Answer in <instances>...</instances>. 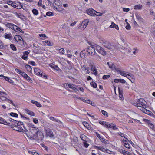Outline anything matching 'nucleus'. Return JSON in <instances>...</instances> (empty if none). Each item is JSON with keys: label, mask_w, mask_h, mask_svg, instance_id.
Returning a JSON list of instances; mask_svg holds the SVG:
<instances>
[{"label": "nucleus", "mask_w": 155, "mask_h": 155, "mask_svg": "<svg viewBox=\"0 0 155 155\" xmlns=\"http://www.w3.org/2000/svg\"><path fill=\"white\" fill-rule=\"evenodd\" d=\"M18 123L16 124H14L13 126L11 125V126H10L13 130L17 131L18 132H22L23 129V127L25 131H27V129L25 128V126H24L23 123L21 121H18Z\"/></svg>", "instance_id": "obj_1"}, {"label": "nucleus", "mask_w": 155, "mask_h": 155, "mask_svg": "<svg viewBox=\"0 0 155 155\" xmlns=\"http://www.w3.org/2000/svg\"><path fill=\"white\" fill-rule=\"evenodd\" d=\"M6 26L13 30L15 32H19L23 33L24 31L20 28L13 24L11 23H8L6 24Z\"/></svg>", "instance_id": "obj_2"}, {"label": "nucleus", "mask_w": 155, "mask_h": 155, "mask_svg": "<svg viewBox=\"0 0 155 155\" xmlns=\"http://www.w3.org/2000/svg\"><path fill=\"white\" fill-rule=\"evenodd\" d=\"M95 48L96 51L101 55H105L106 54V52L103 48L99 45L95 44Z\"/></svg>", "instance_id": "obj_3"}, {"label": "nucleus", "mask_w": 155, "mask_h": 155, "mask_svg": "<svg viewBox=\"0 0 155 155\" xmlns=\"http://www.w3.org/2000/svg\"><path fill=\"white\" fill-rule=\"evenodd\" d=\"M29 130L32 134H36L38 136V134H39L40 135H41L43 136L42 132L40 131H39L38 128L37 127H30Z\"/></svg>", "instance_id": "obj_4"}, {"label": "nucleus", "mask_w": 155, "mask_h": 155, "mask_svg": "<svg viewBox=\"0 0 155 155\" xmlns=\"http://www.w3.org/2000/svg\"><path fill=\"white\" fill-rule=\"evenodd\" d=\"M145 101L143 99H138L137 101L133 103V104L136 106H138V105H140L143 107H146Z\"/></svg>", "instance_id": "obj_5"}, {"label": "nucleus", "mask_w": 155, "mask_h": 155, "mask_svg": "<svg viewBox=\"0 0 155 155\" xmlns=\"http://www.w3.org/2000/svg\"><path fill=\"white\" fill-rule=\"evenodd\" d=\"M95 45H94V47L92 46L89 47L86 51L88 53L91 55H93L95 53Z\"/></svg>", "instance_id": "obj_6"}, {"label": "nucleus", "mask_w": 155, "mask_h": 155, "mask_svg": "<svg viewBox=\"0 0 155 155\" xmlns=\"http://www.w3.org/2000/svg\"><path fill=\"white\" fill-rule=\"evenodd\" d=\"M89 22V20L88 19H85L81 24V28L83 29L85 28L88 25Z\"/></svg>", "instance_id": "obj_7"}, {"label": "nucleus", "mask_w": 155, "mask_h": 155, "mask_svg": "<svg viewBox=\"0 0 155 155\" xmlns=\"http://www.w3.org/2000/svg\"><path fill=\"white\" fill-rule=\"evenodd\" d=\"M97 11L92 9H89L87 11V13L90 15L94 16L96 15Z\"/></svg>", "instance_id": "obj_8"}, {"label": "nucleus", "mask_w": 155, "mask_h": 155, "mask_svg": "<svg viewBox=\"0 0 155 155\" xmlns=\"http://www.w3.org/2000/svg\"><path fill=\"white\" fill-rule=\"evenodd\" d=\"M45 132L47 135L50 137H54V135L52 131L49 129H46Z\"/></svg>", "instance_id": "obj_9"}, {"label": "nucleus", "mask_w": 155, "mask_h": 155, "mask_svg": "<svg viewBox=\"0 0 155 155\" xmlns=\"http://www.w3.org/2000/svg\"><path fill=\"white\" fill-rule=\"evenodd\" d=\"M107 64L109 67L112 70H115L117 71V70L118 69L116 68L115 65L112 62H108Z\"/></svg>", "instance_id": "obj_10"}, {"label": "nucleus", "mask_w": 155, "mask_h": 155, "mask_svg": "<svg viewBox=\"0 0 155 155\" xmlns=\"http://www.w3.org/2000/svg\"><path fill=\"white\" fill-rule=\"evenodd\" d=\"M0 123L3 124L8 125L9 126H11L12 125L11 123L7 122L5 120L4 118L0 117Z\"/></svg>", "instance_id": "obj_11"}, {"label": "nucleus", "mask_w": 155, "mask_h": 155, "mask_svg": "<svg viewBox=\"0 0 155 155\" xmlns=\"http://www.w3.org/2000/svg\"><path fill=\"white\" fill-rule=\"evenodd\" d=\"M29 52L28 51L23 52V55L22 56V58L25 60H27L28 58V55L29 54Z\"/></svg>", "instance_id": "obj_12"}, {"label": "nucleus", "mask_w": 155, "mask_h": 155, "mask_svg": "<svg viewBox=\"0 0 155 155\" xmlns=\"http://www.w3.org/2000/svg\"><path fill=\"white\" fill-rule=\"evenodd\" d=\"M117 72H118L121 75L124 77H126V76L128 74V72H125L119 69L117 70Z\"/></svg>", "instance_id": "obj_13"}, {"label": "nucleus", "mask_w": 155, "mask_h": 155, "mask_svg": "<svg viewBox=\"0 0 155 155\" xmlns=\"http://www.w3.org/2000/svg\"><path fill=\"white\" fill-rule=\"evenodd\" d=\"M49 118L51 120L53 121L58 122L62 124H63V123L57 118H55L53 117H49Z\"/></svg>", "instance_id": "obj_14"}, {"label": "nucleus", "mask_w": 155, "mask_h": 155, "mask_svg": "<svg viewBox=\"0 0 155 155\" xmlns=\"http://www.w3.org/2000/svg\"><path fill=\"white\" fill-rule=\"evenodd\" d=\"M126 77L128 78L133 83L132 80H134V76L132 74L128 73V74Z\"/></svg>", "instance_id": "obj_15"}, {"label": "nucleus", "mask_w": 155, "mask_h": 155, "mask_svg": "<svg viewBox=\"0 0 155 155\" xmlns=\"http://www.w3.org/2000/svg\"><path fill=\"white\" fill-rule=\"evenodd\" d=\"M105 46L106 48L111 50H113L115 48L114 45L109 43H108L107 45H105Z\"/></svg>", "instance_id": "obj_16"}, {"label": "nucleus", "mask_w": 155, "mask_h": 155, "mask_svg": "<svg viewBox=\"0 0 155 155\" xmlns=\"http://www.w3.org/2000/svg\"><path fill=\"white\" fill-rule=\"evenodd\" d=\"M96 134L97 137L100 139L101 141L102 142H105L106 141V140L104 139L102 136L101 135L98 133L96 132Z\"/></svg>", "instance_id": "obj_17"}, {"label": "nucleus", "mask_w": 155, "mask_h": 155, "mask_svg": "<svg viewBox=\"0 0 155 155\" xmlns=\"http://www.w3.org/2000/svg\"><path fill=\"white\" fill-rule=\"evenodd\" d=\"M42 43L45 45L52 46L53 43L48 41H42Z\"/></svg>", "instance_id": "obj_18"}, {"label": "nucleus", "mask_w": 155, "mask_h": 155, "mask_svg": "<svg viewBox=\"0 0 155 155\" xmlns=\"http://www.w3.org/2000/svg\"><path fill=\"white\" fill-rule=\"evenodd\" d=\"M34 72L35 74L38 75H40L41 71V70L38 68H35L34 69Z\"/></svg>", "instance_id": "obj_19"}, {"label": "nucleus", "mask_w": 155, "mask_h": 155, "mask_svg": "<svg viewBox=\"0 0 155 155\" xmlns=\"http://www.w3.org/2000/svg\"><path fill=\"white\" fill-rule=\"evenodd\" d=\"M80 137L81 140L84 142L87 141L88 139L87 137L84 134L81 135L80 136Z\"/></svg>", "instance_id": "obj_20"}, {"label": "nucleus", "mask_w": 155, "mask_h": 155, "mask_svg": "<svg viewBox=\"0 0 155 155\" xmlns=\"http://www.w3.org/2000/svg\"><path fill=\"white\" fill-rule=\"evenodd\" d=\"M134 9L135 10H140L142 9V5L140 4H138L134 6Z\"/></svg>", "instance_id": "obj_21"}, {"label": "nucleus", "mask_w": 155, "mask_h": 155, "mask_svg": "<svg viewBox=\"0 0 155 155\" xmlns=\"http://www.w3.org/2000/svg\"><path fill=\"white\" fill-rule=\"evenodd\" d=\"M22 38L21 36L19 35H16L14 37V39L17 42L19 41H20Z\"/></svg>", "instance_id": "obj_22"}, {"label": "nucleus", "mask_w": 155, "mask_h": 155, "mask_svg": "<svg viewBox=\"0 0 155 155\" xmlns=\"http://www.w3.org/2000/svg\"><path fill=\"white\" fill-rule=\"evenodd\" d=\"M31 102L33 104H35L38 107H41L42 105L41 104H40V103L37 101H34V100H31Z\"/></svg>", "instance_id": "obj_23"}, {"label": "nucleus", "mask_w": 155, "mask_h": 155, "mask_svg": "<svg viewBox=\"0 0 155 155\" xmlns=\"http://www.w3.org/2000/svg\"><path fill=\"white\" fill-rule=\"evenodd\" d=\"M69 88H70L71 89L74 90V91H75L76 90H77L78 89L77 88L76 86H75V85L71 84L70 83L69 85Z\"/></svg>", "instance_id": "obj_24"}, {"label": "nucleus", "mask_w": 155, "mask_h": 155, "mask_svg": "<svg viewBox=\"0 0 155 155\" xmlns=\"http://www.w3.org/2000/svg\"><path fill=\"white\" fill-rule=\"evenodd\" d=\"M110 27L115 28L117 30H118L119 29L118 25L113 22L111 23V25H110Z\"/></svg>", "instance_id": "obj_25"}, {"label": "nucleus", "mask_w": 155, "mask_h": 155, "mask_svg": "<svg viewBox=\"0 0 155 155\" xmlns=\"http://www.w3.org/2000/svg\"><path fill=\"white\" fill-rule=\"evenodd\" d=\"M99 123L101 124L102 125H103L104 126V127H106V128H107V127L108 122H106L104 121H100L99 122Z\"/></svg>", "instance_id": "obj_26"}, {"label": "nucleus", "mask_w": 155, "mask_h": 155, "mask_svg": "<svg viewBox=\"0 0 155 155\" xmlns=\"http://www.w3.org/2000/svg\"><path fill=\"white\" fill-rule=\"evenodd\" d=\"M5 38L6 39H8L9 40H11L12 38V35L10 33L6 34L5 35Z\"/></svg>", "instance_id": "obj_27"}, {"label": "nucleus", "mask_w": 155, "mask_h": 155, "mask_svg": "<svg viewBox=\"0 0 155 155\" xmlns=\"http://www.w3.org/2000/svg\"><path fill=\"white\" fill-rule=\"evenodd\" d=\"M84 72L85 74H89L90 73V68L88 67H84Z\"/></svg>", "instance_id": "obj_28"}, {"label": "nucleus", "mask_w": 155, "mask_h": 155, "mask_svg": "<svg viewBox=\"0 0 155 155\" xmlns=\"http://www.w3.org/2000/svg\"><path fill=\"white\" fill-rule=\"evenodd\" d=\"M18 42L22 47H24L25 46V42L22 38L21 39L20 41H18Z\"/></svg>", "instance_id": "obj_29"}, {"label": "nucleus", "mask_w": 155, "mask_h": 155, "mask_svg": "<svg viewBox=\"0 0 155 155\" xmlns=\"http://www.w3.org/2000/svg\"><path fill=\"white\" fill-rule=\"evenodd\" d=\"M25 67L27 71H28L31 72V71L32 68L30 65L28 64H26L25 66Z\"/></svg>", "instance_id": "obj_30"}, {"label": "nucleus", "mask_w": 155, "mask_h": 155, "mask_svg": "<svg viewBox=\"0 0 155 155\" xmlns=\"http://www.w3.org/2000/svg\"><path fill=\"white\" fill-rule=\"evenodd\" d=\"M9 120L11 122H12V124H11L10 125H12V124L14 125L15 124H16V122H18V121L15 120L12 118H9Z\"/></svg>", "instance_id": "obj_31"}, {"label": "nucleus", "mask_w": 155, "mask_h": 155, "mask_svg": "<svg viewBox=\"0 0 155 155\" xmlns=\"http://www.w3.org/2000/svg\"><path fill=\"white\" fill-rule=\"evenodd\" d=\"M124 155H130V153L124 150H122L121 152Z\"/></svg>", "instance_id": "obj_32"}, {"label": "nucleus", "mask_w": 155, "mask_h": 155, "mask_svg": "<svg viewBox=\"0 0 155 155\" xmlns=\"http://www.w3.org/2000/svg\"><path fill=\"white\" fill-rule=\"evenodd\" d=\"M7 3L10 5H11L14 8H16V5H15L13 3V2H12V1H9Z\"/></svg>", "instance_id": "obj_33"}, {"label": "nucleus", "mask_w": 155, "mask_h": 155, "mask_svg": "<svg viewBox=\"0 0 155 155\" xmlns=\"http://www.w3.org/2000/svg\"><path fill=\"white\" fill-rule=\"evenodd\" d=\"M84 51H85V50L83 51H81V54H80L81 57V58H85L86 55L84 53Z\"/></svg>", "instance_id": "obj_34"}, {"label": "nucleus", "mask_w": 155, "mask_h": 155, "mask_svg": "<svg viewBox=\"0 0 155 155\" xmlns=\"http://www.w3.org/2000/svg\"><path fill=\"white\" fill-rule=\"evenodd\" d=\"M0 77L2 78V79H5V80L8 81L9 79V78L8 77L4 76L2 74L0 75Z\"/></svg>", "instance_id": "obj_35"}, {"label": "nucleus", "mask_w": 155, "mask_h": 155, "mask_svg": "<svg viewBox=\"0 0 155 155\" xmlns=\"http://www.w3.org/2000/svg\"><path fill=\"white\" fill-rule=\"evenodd\" d=\"M11 116L15 117H18V114L16 113L11 112L8 114Z\"/></svg>", "instance_id": "obj_36"}, {"label": "nucleus", "mask_w": 155, "mask_h": 155, "mask_svg": "<svg viewBox=\"0 0 155 155\" xmlns=\"http://www.w3.org/2000/svg\"><path fill=\"white\" fill-rule=\"evenodd\" d=\"M136 17L137 19L140 21H142L143 19L137 14H136Z\"/></svg>", "instance_id": "obj_37"}, {"label": "nucleus", "mask_w": 155, "mask_h": 155, "mask_svg": "<svg viewBox=\"0 0 155 155\" xmlns=\"http://www.w3.org/2000/svg\"><path fill=\"white\" fill-rule=\"evenodd\" d=\"M101 150L103 152H106L107 153L110 154L109 152H108V151H110L109 150L106 149V148L103 147H102Z\"/></svg>", "instance_id": "obj_38"}, {"label": "nucleus", "mask_w": 155, "mask_h": 155, "mask_svg": "<svg viewBox=\"0 0 155 155\" xmlns=\"http://www.w3.org/2000/svg\"><path fill=\"white\" fill-rule=\"evenodd\" d=\"M58 52L60 54H63L64 53V50L63 48H61L59 50Z\"/></svg>", "instance_id": "obj_39"}, {"label": "nucleus", "mask_w": 155, "mask_h": 155, "mask_svg": "<svg viewBox=\"0 0 155 155\" xmlns=\"http://www.w3.org/2000/svg\"><path fill=\"white\" fill-rule=\"evenodd\" d=\"M10 47L11 49L13 51H16L17 50L16 48L13 44H11L10 45Z\"/></svg>", "instance_id": "obj_40"}, {"label": "nucleus", "mask_w": 155, "mask_h": 155, "mask_svg": "<svg viewBox=\"0 0 155 155\" xmlns=\"http://www.w3.org/2000/svg\"><path fill=\"white\" fill-rule=\"evenodd\" d=\"M92 70L93 71L94 74L95 75H96L97 74V71L95 67H93L91 68Z\"/></svg>", "instance_id": "obj_41"}, {"label": "nucleus", "mask_w": 155, "mask_h": 155, "mask_svg": "<svg viewBox=\"0 0 155 155\" xmlns=\"http://www.w3.org/2000/svg\"><path fill=\"white\" fill-rule=\"evenodd\" d=\"M142 112L148 114H149L150 113V111L146 109L145 107L144 108Z\"/></svg>", "instance_id": "obj_42"}, {"label": "nucleus", "mask_w": 155, "mask_h": 155, "mask_svg": "<svg viewBox=\"0 0 155 155\" xmlns=\"http://www.w3.org/2000/svg\"><path fill=\"white\" fill-rule=\"evenodd\" d=\"M143 120L147 125H148L151 122L149 120L147 119L143 118Z\"/></svg>", "instance_id": "obj_43"}, {"label": "nucleus", "mask_w": 155, "mask_h": 155, "mask_svg": "<svg viewBox=\"0 0 155 155\" xmlns=\"http://www.w3.org/2000/svg\"><path fill=\"white\" fill-rule=\"evenodd\" d=\"M143 120L147 125H148L151 122L149 120L147 119L143 118Z\"/></svg>", "instance_id": "obj_44"}, {"label": "nucleus", "mask_w": 155, "mask_h": 155, "mask_svg": "<svg viewBox=\"0 0 155 155\" xmlns=\"http://www.w3.org/2000/svg\"><path fill=\"white\" fill-rule=\"evenodd\" d=\"M90 84L91 86L94 88H96L97 87V84L94 82H91Z\"/></svg>", "instance_id": "obj_45"}, {"label": "nucleus", "mask_w": 155, "mask_h": 155, "mask_svg": "<svg viewBox=\"0 0 155 155\" xmlns=\"http://www.w3.org/2000/svg\"><path fill=\"white\" fill-rule=\"evenodd\" d=\"M101 113L103 114L104 116L107 117H108V113L106 111H105L104 110H102Z\"/></svg>", "instance_id": "obj_46"}, {"label": "nucleus", "mask_w": 155, "mask_h": 155, "mask_svg": "<svg viewBox=\"0 0 155 155\" xmlns=\"http://www.w3.org/2000/svg\"><path fill=\"white\" fill-rule=\"evenodd\" d=\"M118 134L120 135L121 137H124V138L127 139L126 138V136H127L125 134L121 132L118 133Z\"/></svg>", "instance_id": "obj_47"}, {"label": "nucleus", "mask_w": 155, "mask_h": 155, "mask_svg": "<svg viewBox=\"0 0 155 155\" xmlns=\"http://www.w3.org/2000/svg\"><path fill=\"white\" fill-rule=\"evenodd\" d=\"M32 12L35 15H37L38 13V11L35 9H33L32 10Z\"/></svg>", "instance_id": "obj_48"}, {"label": "nucleus", "mask_w": 155, "mask_h": 155, "mask_svg": "<svg viewBox=\"0 0 155 155\" xmlns=\"http://www.w3.org/2000/svg\"><path fill=\"white\" fill-rule=\"evenodd\" d=\"M46 15L48 16H51L54 15V13L51 12H48L46 13Z\"/></svg>", "instance_id": "obj_49"}, {"label": "nucleus", "mask_w": 155, "mask_h": 155, "mask_svg": "<svg viewBox=\"0 0 155 155\" xmlns=\"http://www.w3.org/2000/svg\"><path fill=\"white\" fill-rule=\"evenodd\" d=\"M118 90H119V96L120 98V99L121 100H122V99L123 98V95L120 92V90L119 87H118Z\"/></svg>", "instance_id": "obj_50"}, {"label": "nucleus", "mask_w": 155, "mask_h": 155, "mask_svg": "<svg viewBox=\"0 0 155 155\" xmlns=\"http://www.w3.org/2000/svg\"><path fill=\"white\" fill-rule=\"evenodd\" d=\"M40 76H41L42 78H44L47 79V77L46 75L42 73H41Z\"/></svg>", "instance_id": "obj_51"}, {"label": "nucleus", "mask_w": 155, "mask_h": 155, "mask_svg": "<svg viewBox=\"0 0 155 155\" xmlns=\"http://www.w3.org/2000/svg\"><path fill=\"white\" fill-rule=\"evenodd\" d=\"M66 52L67 53V55L68 56V57L69 58H71L72 55L70 54V51L69 50H67L66 51Z\"/></svg>", "instance_id": "obj_52"}, {"label": "nucleus", "mask_w": 155, "mask_h": 155, "mask_svg": "<svg viewBox=\"0 0 155 155\" xmlns=\"http://www.w3.org/2000/svg\"><path fill=\"white\" fill-rule=\"evenodd\" d=\"M148 125L150 128L152 130L153 129L154 127V125L153 124L151 123V122H150L149 123V124Z\"/></svg>", "instance_id": "obj_53"}, {"label": "nucleus", "mask_w": 155, "mask_h": 155, "mask_svg": "<svg viewBox=\"0 0 155 155\" xmlns=\"http://www.w3.org/2000/svg\"><path fill=\"white\" fill-rule=\"evenodd\" d=\"M69 84L70 83H65L63 84V86L65 87V88L67 89L69 88Z\"/></svg>", "instance_id": "obj_54"}, {"label": "nucleus", "mask_w": 155, "mask_h": 155, "mask_svg": "<svg viewBox=\"0 0 155 155\" xmlns=\"http://www.w3.org/2000/svg\"><path fill=\"white\" fill-rule=\"evenodd\" d=\"M22 76H23L25 78L27 77L28 75L24 72H22L21 74Z\"/></svg>", "instance_id": "obj_55"}, {"label": "nucleus", "mask_w": 155, "mask_h": 155, "mask_svg": "<svg viewBox=\"0 0 155 155\" xmlns=\"http://www.w3.org/2000/svg\"><path fill=\"white\" fill-rule=\"evenodd\" d=\"M137 106L138 107V109L142 111H143V110L144 108L145 107H143L142 106H141V105H138V106Z\"/></svg>", "instance_id": "obj_56"}, {"label": "nucleus", "mask_w": 155, "mask_h": 155, "mask_svg": "<svg viewBox=\"0 0 155 155\" xmlns=\"http://www.w3.org/2000/svg\"><path fill=\"white\" fill-rule=\"evenodd\" d=\"M124 146L126 148H127L128 149H130V145L128 144V143L127 142L124 144Z\"/></svg>", "instance_id": "obj_57"}, {"label": "nucleus", "mask_w": 155, "mask_h": 155, "mask_svg": "<svg viewBox=\"0 0 155 155\" xmlns=\"http://www.w3.org/2000/svg\"><path fill=\"white\" fill-rule=\"evenodd\" d=\"M0 99L2 101H7V98L6 97L3 96H1L0 97Z\"/></svg>", "instance_id": "obj_58"}, {"label": "nucleus", "mask_w": 155, "mask_h": 155, "mask_svg": "<svg viewBox=\"0 0 155 155\" xmlns=\"http://www.w3.org/2000/svg\"><path fill=\"white\" fill-rule=\"evenodd\" d=\"M7 101L8 102L12 104L14 106H15V105L13 103V101L12 100H10L8 99Z\"/></svg>", "instance_id": "obj_59"}, {"label": "nucleus", "mask_w": 155, "mask_h": 155, "mask_svg": "<svg viewBox=\"0 0 155 155\" xmlns=\"http://www.w3.org/2000/svg\"><path fill=\"white\" fill-rule=\"evenodd\" d=\"M83 143L84 145V146L86 148H87L88 147V146H89V144L87 143H86V141H84L83 142Z\"/></svg>", "instance_id": "obj_60"}, {"label": "nucleus", "mask_w": 155, "mask_h": 155, "mask_svg": "<svg viewBox=\"0 0 155 155\" xmlns=\"http://www.w3.org/2000/svg\"><path fill=\"white\" fill-rule=\"evenodd\" d=\"M14 14L17 17L21 18V14L20 13H18L17 12H15L14 13Z\"/></svg>", "instance_id": "obj_61"}, {"label": "nucleus", "mask_w": 155, "mask_h": 155, "mask_svg": "<svg viewBox=\"0 0 155 155\" xmlns=\"http://www.w3.org/2000/svg\"><path fill=\"white\" fill-rule=\"evenodd\" d=\"M25 78L29 82H31L32 81V80L30 78L28 75L27 76V77L26 78Z\"/></svg>", "instance_id": "obj_62"}, {"label": "nucleus", "mask_w": 155, "mask_h": 155, "mask_svg": "<svg viewBox=\"0 0 155 155\" xmlns=\"http://www.w3.org/2000/svg\"><path fill=\"white\" fill-rule=\"evenodd\" d=\"M110 77L109 75H104L103 77V78L104 79H106Z\"/></svg>", "instance_id": "obj_63"}, {"label": "nucleus", "mask_w": 155, "mask_h": 155, "mask_svg": "<svg viewBox=\"0 0 155 155\" xmlns=\"http://www.w3.org/2000/svg\"><path fill=\"white\" fill-rule=\"evenodd\" d=\"M126 28L127 29L129 30L130 29V25L128 23H127V25L126 26Z\"/></svg>", "instance_id": "obj_64"}]
</instances>
